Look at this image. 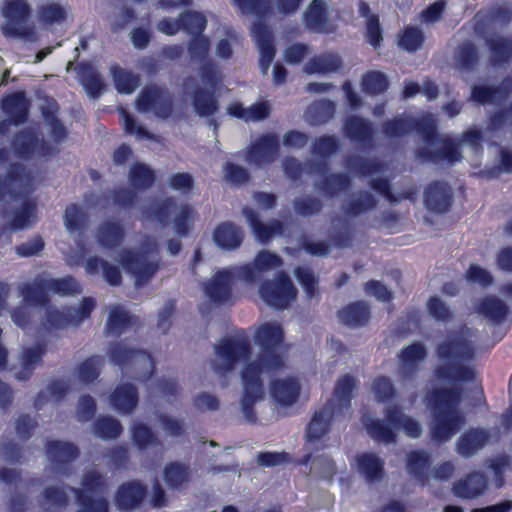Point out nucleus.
I'll return each instance as SVG.
<instances>
[{"label": "nucleus", "instance_id": "1", "mask_svg": "<svg viewBox=\"0 0 512 512\" xmlns=\"http://www.w3.org/2000/svg\"><path fill=\"white\" fill-rule=\"evenodd\" d=\"M283 339V329L277 323H264L256 331L255 343L260 346L261 352L256 360L247 363L241 371L243 393L240 406L245 420L250 424L257 421L253 409L255 403L264 397L261 374L280 370L284 366L280 353Z\"/></svg>", "mask_w": 512, "mask_h": 512}, {"label": "nucleus", "instance_id": "2", "mask_svg": "<svg viewBox=\"0 0 512 512\" xmlns=\"http://www.w3.org/2000/svg\"><path fill=\"white\" fill-rule=\"evenodd\" d=\"M411 131H416L425 144V147L416 151V157L423 162L448 161L453 164L460 160L461 155L453 140L447 138L440 141L432 114L419 118L398 117L382 124V132L388 138L402 137Z\"/></svg>", "mask_w": 512, "mask_h": 512}, {"label": "nucleus", "instance_id": "3", "mask_svg": "<svg viewBox=\"0 0 512 512\" xmlns=\"http://www.w3.org/2000/svg\"><path fill=\"white\" fill-rule=\"evenodd\" d=\"M471 337L470 329L463 327L459 332L450 333L445 340L437 344L435 352L442 362L434 370L437 379L448 382H471L475 379L474 367L467 364L475 355Z\"/></svg>", "mask_w": 512, "mask_h": 512}, {"label": "nucleus", "instance_id": "4", "mask_svg": "<svg viewBox=\"0 0 512 512\" xmlns=\"http://www.w3.org/2000/svg\"><path fill=\"white\" fill-rule=\"evenodd\" d=\"M462 390L458 387L435 389L429 395V405L433 415L431 438L445 442L464 424V417L458 410Z\"/></svg>", "mask_w": 512, "mask_h": 512}, {"label": "nucleus", "instance_id": "5", "mask_svg": "<svg viewBox=\"0 0 512 512\" xmlns=\"http://www.w3.org/2000/svg\"><path fill=\"white\" fill-rule=\"evenodd\" d=\"M160 248L155 238L146 237L140 249H124L118 255V261L135 279V286L142 287L150 282L160 268Z\"/></svg>", "mask_w": 512, "mask_h": 512}, {"label": "nucleus", "instance_id": "6", "mask_svg": "<svg viewBox=\"0 0 512 512\" xmlns=\"http://www.w3.org/2000/svg\"><path fill=\"white\" fill-rule=\"evenodd\" d=\"M385 417L386 421L369 415L362 416V423L368 435L377 442L384 444L395 442L396 430L399 428H402L405 434L412 438H418L422 433L419 422L406 416L397 406L387 407Z\"/></svg>", "mask_w": 512, "mask_h": 512}, {"label": "nucleus", "instance_id": "7", "mask_svg": "<svg viewBox=\"0 0 512 512\" xmlns=\"http://www.w3.org/2000/svg\"><path fill=\"white\" fill-rule=\"evenodd\" d=\"M81 485V488H71L78 504L76 512H109L107 484L102 474L94 470L87 471Z\"/></svg>", "mask_w": 512, "mask_h": 512}, {"label": "nucleus", "instance_id": "8", "mask_svg": "<svg viewBox=\"0 0 512 512\" xmlns=\"http://www.w3.org/2000/svg\"><path fill=\"white\" fill-rule=\"evenodd\" d=\"M31 11L27 0H6L1 11L5 18V24L2 26L3 35L35 42L37 40L35 29L28 23Z\"/></svg>", "mask_w": 512, "mask_h": 512}, {"label": "nucleus", "instance_id": "9", "mask_svg": "<svg viewBox=\"0 0 512 512\" xmlns=\"http://www.w3.org/2000/svg\"><path fill=\"white\" fill-rule=\"evenodd\" d=\"M251 353L249 338L242 332L232 337L223 338L215 346V356L210 364L212 370L223 376L234 369L236 363L246 359Z\"/></svg>", "mask_w": 512, "mask_h": 512}, {"label": "nucleus", "instance_id": "10", "mask_svg": "<svg viewBox=\"0 0 512 512\" xmlns=\"http://www.w3.org/2000/svg\"><path fill=\"white\" fill-rule=\"evenodd\" d=\"M8 156V150L0 148V163L6 162ZM33 191V177L20 163L11 164L5 175L0 176V204L7 198L11 200L25 198Z\"/></svg>", "mask_w": 512, "mask_h": 512}, {"label": "nucleus", "instance_id": "11", "mask_svg": "<svg viewBox=\"0 0 512 512\" xmlns=\"http://www.w3.org/2000/svg\"><path fill=\"white\" fill-rule=\"evenodd\" d=\"M111 362L118 365L123 373L129 374V368L135 373L133 378L145 381L151 377L154 371V362L149 353L142 350L128 348L125 344L115 343L109 348Z\"/></svg>", "mask_w": 512, "mask_h": 512}, {"label": "nucleus", "instance_id": "12", "mask_svg": "<svg viewBox=\"0 0 512 512\" xmlns=\"http://www.w3.org/2000/svg\"><path fill=\"white\" fill-rule=\"evenodd\" d=\"M263 301L276 309L287 308L296 299L297 289L290 277L283 271L273 280L264 281L259 288Z\"/></svg>", "mask_w": 512, "mask_h": 512}, {"label": "nucleus", "instance_id": "13", "mask_svg": "<svg viewBox=\"0 0 512 512\" xmlns=\"http://www.w3.org/2000/svg\"><path fill=\"white\" fill-rule=\"evenodd\" d=\"M136 108L141 113H153L167 119L173 112V97L166 87L151 84L146 86L136 99Z\"/></svg>", "mask_w": 512, "mask_h": 512}, {"label": "nucleus", "instance_id": "14", "mask_svg": "<svg viewBox=\"0 0 512 512\" xmlns=\"http://www.w3.org/2000/svg\"><path fill=\"white\" fill-rule=\"evenodd\" d=\"M15 153L24 159L33 156L47 157L58 153V148L46 142L43 138H39L37 133L29 128L24 129L15 135L13 142Z\"/></svg>", "mask_w": 512, "mask_h": 512}, {"label": "nucleus", "instance_id": "15", "mask_svg": "<svg viewBox=\"0 0 512 512\" xmlns=\"http://www.w3.org/2000/svg\"><path fill=\"white\" fill-rule=\"evenodd\" d=\"M280 153L278 135L266 133L258 137L247 149L245 161L249 165L262 167L276 161Z\"/></svg>", "mask_w": 512, "mask_h": 512}, {"label": "nucleus", "instance_id": "16", "mask_svg": "<svg viewBox=\"0 0 512 512\" xmlns=\"http://www.w3.org/2000/svg\"><path fill=\"white\" fill-rule=\"evenodd\" d=\"M283 265L282 258L268 250L260 251L252 264L235 266L238 279L246 282H255L263 272L279 268Z\"/></svg>", "mask_w": 512, "mask_h": 512}, {"label": "nucleus", "instance_id": "17", "mask_svg": "<svg viewBox=\"0 0 512 512\" xmlns=\"http://www.w3.org/2000/svg\"><path fill=\"white\" fill-rule=\"evenodd\" d=\"M238 278L235 266L218 271L209 281L204 283L203 290L211 302L217 305L227 303L232 297L233 279Z\"/></svg>", "mask_w": 512, "mask_h": 512}, {"label": "nucleus", "instance_id": "18", "mask_svg": "<svg viewBox=\"0 0 512 512\" xmlns=\"http://www.w3.org/2000/svg\"><path fill=\"white\" fill-rule=\"evenodd\" d=\"M183 87L187 93L192 90L191 100L197 115L211 117L218 111L219 103L214 95L215 90L201 88L193 76L184 79Z\"/></svg>", "mask_w": 512, "mask_h": 512}, {"label": "nucleus", "instance_id": "19", "mask_svg": "<svg viewBox=\"0 0 512 512\" xmlns=\"http://www.w3.org/2000/svg\"><path fill=\"white\" fill-rule=\"evenodd\" d=\"M311 172L323 175V179L314 184L326 196L332 198L340 192L346 191L350 186V178L344 173H332L325 175L327 172V163L325 161L312 162L310 164Z\"/></svg>", "mask_w": 512, "mask_h": 512}, {"label": "nucleus", "instance_id": "20", "mask_svg": "<svg viewBox=\"0 0 512 512\" xmlns=\"http://www.w3.org/2000/svg\"><path fill=\"white\" fill-rule=\"evenodd\" d=\"M251 32L260 52V70L262 74L266 75L276 53L272 33L260 20L253 24Z\"/></svg>", "mask_w": 512, "mask_h": 512}, {"label": "nucleus", "instance_id": "21", "mask_svg": "<svg viewBox=\"0 0 512 512\" xmlns=\"http://www.w3.org/2000/svg\"><path fill=\"white\" fill-rule=\"evenodd\" d=\"M424 203L428 210L442 214L449 210L452 203V191L447 183H431L424 192Z\"/></svg>", "mask_w": 512, "mask_h": 512}, {"label": "nucleus", "instance_id": "22", "mask_svg": "<svg viewBox=\"0 0 512 512\" xmlns=\"http://www.w3.org/2000/svg\"><path fill=\"white\" fill-rule=\"evenodd\" d=\"M46 454L57 473L66 474L62 465L72 462L78 457L79 450L76 445L64 441H49L46 444Z\"/></svg>", "mask_w": 512, "mask_h": 512}, {"label": "nucleus", "instance_id": "23", "mask_svg": "<svg viewBox=\"0 0 512 512\" xmlns=\"http://www.w3.org/2000/svg\"><path fill=\"white\" fill-rule=\"evenodd\" d=\"M0 108L18 126L27 122L30 102L24 92H14L1 100Z\"/></svg>", "mask_w": 512, "mask_h": 512}, {"label": "nucleus", "instance_id": "24", "mask_svg": "<svg viewBox=\"0 0 512 512\" xmlns=\"http://www.w3.org/2000/svg\"><path fill=\"white\" fill-rule=\"evenodd\" d=\"M337 414L335 409L331 407V403H327L320 411L315 412L307 428L306 448L308 451H312L314 444L328 432L330 421L332 417Z\"/></svg>", "mask_w": 512, "mask_h": 512}, {"label": "nucleus", "instance_id": "25", "mask_svg": "<svg viewBox=\"0 0 512 512\" xmlns=\"http://www.w3.org/2000/svg\"><path fill=\"white\" fill-rule=\"evenodd\" d=\"M427 357V348L420 342L404 347L399 354L401 367L399 375L403 379L412 378L418 371V365Z\"/></svg>", "mask_w": 512, "mask_h": 512}, {"label": "nucleus", "instance_id": "26", "mask_svg": "<svg viewBox=\"0 0 512 512\" xmlns=\"http://www.w3.org/2000/svg\"><path fill=\"white\" fill-rule=\"evenodd\" d=\"M345 135L364 149L373 147L374 131L372 124L358 116L349 117L344 124Z\"/></svg>", "mask_w": 512, "mask_h": 512}, {"label": "nucleus", "instance_id": "27", "mask_svg": "<svg viewBox=\"0 0 512 512\" xmlns=\"http://www.w3.org/2000/svg\"><path fill=\"white\" fill-rule=\"evenodd\" d=\"M511 92L512 77H506L498 86H473L471 98L480 104H492L505 100Z\"/></svg>", "mask_w": 512, "mask_h": 512}, {"label": "nucleus", "instance_id": "28", "mask_svg": "<svg viewBox=\"0 0 512 512\" xmlns=\"http://www.w3.org/2000/svg\"><path fill=\"white\" fill-rule=\"evenodd\" d=\"M490 439V433L483 428H473L465 432L456 442L457 453L470 458L482 450Z\"/></svg>", "mask_w": 512, "mask_h": 512}, {"label": "nucleus", "instance_id": "29", "mask_svg": "<svg viewBox=\"0 0 512 512\" xmlns=\"http://www.w3.org/2000/svg\"><path fill=\"white\" fill-rule=\"evenodd\" d=\"M305 26L316 33H330L333 31L326 11V3L323 0H313L305 14Z\"/></svg>", "mask_w": 512, "mask_h": 512}, {"label": "nucleus", "instance_id": "30", "mask_svg": "<svg viewBox=\"0 0 512 512\" xmlns=\"http://www.w3.org/2000/svg\"><path fill=\"white\" fill-rule=\"evenodd\" d=\"M125 238V230L119 221L107 220L101 223L95 233V239L104 249H114L121 245Z\"/></svg>", "mask_w": 512, "mask_h": 512}, {"label": "nucleus", "instance_id": "31", "mask_svg": "<svg viewBox=\"0 0 512 512\" xmlns=\"http://www.w3.org/2000/svg\"><path fill=\"white\" fill-rule=\"evenodd\" d=\"M146 495V488L137 481L121 485L116 494L117 507L122 511L132 510L140 505Z\"/></svg>", "mask_w": 512, "mask_h": 512}, {"label": "nucleus", "instance_id": "32", "mask_svg": "<svg viewBox=\"0 0 512 512\" xmlns=\"http://www.w3.org/2000/svg\"><path fill=\"white\" fill-rule=\"evenodd\" d=\"M111 406L120 414H131L138 404V392L132 384L119 385L110 395Z\"/></svg>", "mask_w": 512, "mask_h": 512}, {"label": "nucleus", "instance_id": "33", "mask_svg": "<svg viewBox=\"0 0 512 512\" xmlns=\"http://www.w3.org/2000/svg\"><path fill=\"white\" fill-rule=\"evenodd\" d=\"M357 470L366 482L375 483L384 476V460L375 453H362L356 457Z\"/></svg>", "mask_w": 512, "mask_h": 512}, {"label": "nucleus", "instance_id": "34", "mask_svg": "<svg viewBox=\"0 0 512 512\" xmlns=\"http://www.w3.org/2000/svg\"><path fill=\"white\" fill-rule=\"evenodd\" d=\"M486 488L487 480L485 476L475 472L456 482L452 490L454 495L459 498L474 499L484 493Z\"/></svg>", "mask_w": 512, "mask_h": 512}, {"label": "nucleus", "instance_id": "35", "mask_svg": "<svg viewBox=\"0 0 512 512\" xmlns=\"http://www.w3.org/2000/svg\"><path fill=\"white\" fill-rule=\"evenodd\" d=\"M243 215L257 239L263 243L269 241L274 235L282 234L283 225L280 221L274 220L265 225L259 220L258 214L248 207L243 209Z\"/></svg>", "mask_w": 512, "mask_h": 512}, {"label": "nucleus", "instance_id": "36", "mask_svg": "<svg viewBox=\"0 0 512 512\" xmlns=\"http://www.w3.org/2000/svg\"><path fill=\"white\" fill-rule=\"evenodd\" d=\"M430 455L424 450L411 451L407 455L406 469L420 485L425 486L429 481L428 469Z\"/></svg>", "mask_w": 512, "mask_h": 512}, {"label": "nucleus", "instance_id": "37", "mask_svg": "<svg viewBox=\"0 0 512 512\" xmlns=\"http://www.w3.org/2000/svg\"><path fill=\"white\" fill-rule=\"evenodd\" d=\"M36 17L44 28L49 29L64 24L68 18V10L59 3L48 2L37 7Z\"/></svg>", "mask_w": 512, "mask_h": 512}, {"label": "nucleus", "instance_id": "38", "mask_svg": "<svg viewBox=\"0 0 512 512\" xmlns=\"http://www.w3.org/2000/svg\"><path fill=\"white\" fill-rule=\"evenodd\" d=\"M78 78L89 97L96 99L103 93L105 84L99 72L89 63H82L78 69Z\"/></svg>", "mask_w": 512, "mask_h": 512}, {"label": "nucleus", "instance_id": "39", "mask_svg": "<svg viewBox=\"0 0 512 512\" xmlns=\"http://www.w3.org/2000/svg\"><path fill=\"white\" fill-rule=\"evenodd\" d=\"M300 384L294 378L276 380L271 385V394L276 402L283 406L295 403L299 397Z\"/></svg>", "mask_w": 512, "mask_h": 512}, {"label": "nucleus", "instance_id": "40", "mask_svg": "<svg viewBox=\"0 0 512 512\" xmlns=\"http://www.w3.org/2000/svg\"><path fill=\"white\" fill-rule=\"evenodd\" d=\"M87 274L95 275L102 271L104 280L111 286H119L122 282L120 269L108 261L97 257H89L85 264Z\"/></svg>", "mask_w": 512, "mask_h": 512}, {"label": "nucleus", "instance_id": "41", "mask_svg": "<svg viewBox=\"0 0 512 512\" xmlns=\"http://www.w3.org/2000/svg\"><path fill=\"white\" fill-rule=\"evenodd\" d=\"M47 292H50V283L49 278L44 277H38L21 288L24 301L33 306H44L48 302Z\"/></svg>", "mask_w": 512, "mask_h": 512}, {"label": "nucleus", "instance_id": "42", "mask_svg": "<svg viewBox=\"0 0 512 512\" xmlns=\"http://www.w3.org/2000/svg\"><path fill=\"white\" fill-rule=\"evenodd\" d=\"M356 388V379L347 374L341 377L336 384L334 390V398L328 403L340 414L343 410H347L350 406L352 391Z\"/></svg>", "mask_w": 512, "mask_h": 512}, {"label": "nucleus", "instance_id": "43", "mask_svg": "<svg viewBox=\"0 0 512 512\" xmlns=\"http://www.w3.org/2000/svg\"><path fill=\"white\" fill-rule=\"evenodd\" d=\"M376 204L377 201L370 192L360 191L354 193L347 202L343 203L341 210L346 216L357 217L373 210Z\"/></svg>", "mask_w": 512, "mask_h": 512}, {"label": "nucleus", "instance_id": "44", "mask_svg": "<svg viewBox=\"0 0 512 512\" xmlns=\"http://www.w3.org/2000/svg\"><path fill=\"white\" fill-rule=\"evenodd\" d=\"M213 237L218 246L225 249H235L241 245L243 233L235 224L225 222L216 228Z\"/></svg>", "mask_w": 512, "mask_h": 512}, {"label": "nucleus", "instance_id": "45", "mask_svg": "<svg viewBox=\"0 0 512 512\" xmlns=\"http://www.w3.org/2000/svg\"><path fill=\"white\" fill-rule=\"evenodd\" d=\"M310 461H312L310 468L311 474L321 479L332 480L333 476L336 474V466L328 455L322 454L312 459L311 451H309V453L302 458L300 464L307 466Z\"/></svg>", "mask_w": 512, "mask_h": 512}, {"label": "nucleus", "instance_id": "46", "mask_svg": "<svg viewBox=\"0 0 512 512\" xmlns=\"http://www.w3.org/2000/svg\"><path fill=\"white\" fill-rule=\"evenodd\" d=\"M37 204L34 200H25L20 207L12 212V218L9 222L11 229L24 230L35 223Z\"/></svg>", "mask_w": 512, "mask_h": 512}, {"label": "nucleus", "instance_id": "47", "mask_svg": "<svg viewBox=\"0 0 512 512\" xmlns=\"http://www.w3.org/2000/svg\"><path fill=\"white\" fill-rule=\"evenodd\" d=\"M176 207L173 198L163 200H153L149 205L143 206L142 215L147 220H155L162 225H166L169 220L172 209Z\"/></svg>", "mask_w": 512, "mask_h": 512}, {"label": "nucleus", "instance_id": "48", "mask_svg": "<svg viewBox=\"0 0 512 512\" xmlns=\"http://www.w3.org/2000/svg\"><path fill=\"white\" fill-rule=\"evenodd\" d=\"M335 104L331 100L322 99L313 102L305 112V118L311 125H320L333 118Z\"/></svg>", "mask_w": 512, "mask_h": 512}, {"label": "nucleus", "instance_id": "49", "mask_svg": "<svg viewBox=\"0 0 512 512\" xmlns=\"http://www.w3.org/2000/svg\"><path fill=\"white\" fill-rule=\"evenodd\" d=\"M340 321L351 327L362 326L370 317L369 307L364 302H355L339 312Z\"/></svg>", "mask_w": 512, "mask_h": 512}, {"label": "nucleus", "instance_id": "50", "mask_svg": "<svg viewBox=\"0 0 512 512\" xmlns=\"http://www.w3.org/2000/svg\"><path fill=\"white\" fill-rule=\"evenodd\" d=\"M344 165L349 171L355 172L360 176H371L384 170V165L381 162L359 155L347 156L344 159Z\"/></svg>", "mask_w": 512, "mask_h": 512}, {"label": "nucleus", "instance_id": "51", "mask_svg": "<svg viewBox=\"0 0 512 512\" xmlns=\"http://www.w3.org/2000/svg\"><path fill=\"white\" fill-rule=\"evenodd\" d=\"M478 312L495 324L502 323L508 313L507 305L495 296L484 298L479 306Z\"/></svg>", "mask_w": 512, "mask_h": 512}, {"label": "nucleus", "instance_id": "52", "mask_svg": "<svg viewBox=\"0 0 512 512\" xmlns=\"http://www.w3.org/2000/svg\"><path fill=\"white\" fill-rule=\"evenodd\" d=\"M45 352V345L42 344L24 348L21 357L22 369L16 374V378L18 380H27L35 369V366L41 362Z\"/></svg>", "mask_w": 512, "mask_h": 512}, {"label": "nucleus", "instance_id": "53", "mask_svg": "<svg viewBox=\"0 0 512 512\" xmlns=\"http://www.w3.org/2000/svg\"><path fill=\"white\" fill-rule=\"evenodd\" d=\"M54 105L42 109V116L44 119L45 126L49 129L48 135L51 138L53 146L57 148V145L61 144L67 138V129L63 123L56 117V110Z\"/></svg>", "mask_w": 512, "mask_h": 512}, {"label": "nucleus", "instance_id": "54", "mask_svg": "<svg viewBox=\"0 0 512 512\" xmlns=\"http://www.w3.org/2000/svg\"><path fill=\"white\" fill-rule=\"evenodd\" d=\"M128 181L136 190H146L155 182V172L144 163H135L130 167Z\"/></svg>", "mask_w": 512, "mask_h": 512}, {"label": "nucleus", "instance_id": "55", "mask_svg": "<svg viewBox=\"0 0 512 512\" xmlns=\"http://www.w3.org/2000/svg\"><path fill=\"white\" fill-rule=\"evenodd\" d=\"M132 319L124 307L113 306L106 324V333L110 336H119L132 324Z\"/></svg>", "mask_w": 512, "mask_h": 512}, {"label": "nucleus", "instance_id": "56", "mask_svg": "<svg viewBox=\"0 0 512 512\" xmlns=\"http://www.w3.org/2000/svg\"><path fill=\"white\" fill-rule=\"evenodd\" d=\"M190 479V468L188 465L171 462L165 466L164 480L170 489H180Z\"/></svg>", "mask_w": 512, "mask_h": 512}, {"label": "nucleus", "instance_id": "57", "mask_svg": "<svg viewBox=\"0 0 512 512\" xmlns=\"http://www.w3.org/2000/svg\"><path fill=\"white\" fill-rule=\"evenodd\" d=\"M341 58L332 53H327L309 60L304 71L307 74L334 72L340 68Z\"/></svg>", "mask_w": 512, "mask_h": 512}, {"label": "nucleus", "instance_id": "58", "mask_svg": "<svg viewBox=\"0 0 512 512\" xmlns=\"http://www.w3.org/2000/svg\"><path fill=\"white\" fill-rule=\"evenodd\" d=\"M198 75L201 82L211 90H215L223 81L222 69L213 59H208L199 65Z\"/></svg>", "mask_w": 512, "mask_h": 512}, {"label": "nucleus", "instance_id": "59", "mask_svg": "<svg viewBox=\"0 0 512 512\" xmlns=\"http://www.w3.org/2000/svg\"><path fill=\"white\" fill-rule=\"evenodd\" d=\"M180 23L182 30L194 37L202 35L207 26V18L201 12L186 10L180 14Z\"/></svg>", "mask_w": 512, "mask_h": 512}, {"label": "nucleus", "instance_id": "60", "mask_svg": "<svg viewBox=\"0 0 512 512\" xmlns=\"http://www.w3.org/2000/svg\"><path fill=\"white\" fill-rule=\"evenodd\" d=\"M111 74L115 88L119 93L131 94L139 86L138 76L119 66H112Z\"/></svg>", "mask_w": 512, "mask_h": 512}, {"label": "nucleus", "instance_id": "61", "mask_svg": "<svg viewBox=\"0 0 512 512\" xmlns=\"http://www.w3.org/2000/svg\"><path fill=\"white\" fill-rule=\"evenodd\" d=\"M491 50L493 66L507 63L512 56V40L497 36L487 41Z\"/></svg>", "mask_w": 512, "mask_h": 512}, {"label": "nucleus", "instance_id": "62", "mask_svg": "<svg viewBox=\"0 0 512 512\" xmlns=\"http://www.w3.org/2000/svg\"><path fill=\"white\" fill-rule=\"evenodd\" d=\"M454 61L457 68L461 70H471L478 62V53L476 47L470 43H463L455 52Z\"/></svg>", "mask_w": 512, "mask_h": 512}, {"label": "nucleus", "instance_id": "63", "mask_svg": "<svg viewBox=\"0 0 512 512\" xmlns=\"http://www.w3.org/2000/svg\"><path fill=\"white\" fill-rule=\"evenodd\" d=\"M187 51L192 62L203 63L210 59V39L203 35L192 37L188 42Z\"/></svg>", "mask_w": 512, "mask_h": 512}, {"label": "nucleus", "instance_id": "64", "mask_svg": "<svg viewBox=\"0 0 512 512\" xmlns=\"http://www.w3.org/2000/svg\"><path fill=\"white\" fill-rule=\"evenodd\" d=\"M122 432L120 422L110 416L98 418L94 423V434L103 439H115Z\"/></svg>", "mask_w": 512, "mask_h": 512}]
</instances>
